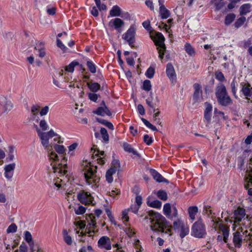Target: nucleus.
<instances>
[{
  "mask_svg": "<svg viewBox=\"0 0 252 252\" xmlns=\"http://www.w3.org/2000/svg\"><path fill=\"white\" fill-rule=\"evenodd\" d=\"M149 220L151 228L154 231L161 232L162 235L170 236L171 234V226L168 223L166 219L159 213L154 212H150Z\"/></svg>",
  "mask_w": 252,
  "mask_h": 252,
  "instance_id": "f257e3e1",
  "label": "nucleus"
},
{
  "mask_svg": "<svg viewBox=\"0 0 252 252\" xmlns=\"http://www.w3.org/2000/svg\"><path fill=\"white\" fill-rule=\"evenodd\" d=\"M36 131L39 137L42 146L47 150L51 151L49 153V157L50 159H53L55 161L58 159V155L54 152L51 151L52 150V146L49 144V140L55 136H58V134L55 133L53 129H50L48 132H42L36 126Z\"/></svg>",
  "mask_w": 252,
  "mask_h": 252,
  "instance_id": "f03ea898",
  "label": "nucleus"
},
{
  "mask_svg": "<svg viewBox=\"0 0 252 252\" xmlns=\"http://www.w3.org/2000/svg\"><path fill=\"white\" fill-rule=\"evenodd\" d=\"M215 94L218 102L220 105L226 106L232 103V100L227 92L226 89L222 83H219L216 86Z\"/></svg>",
  "mask_w": 252,
  "mask_h": 252,
  "instance_id": "7ed1b4c3",
  "label": "nucleus"
},
{
  "mask_svg": "<svg viewBox=\"0 0 252 252\" xmlns=\"http://www.w3.org/2000/svg\"><path fill=\"white\" fill-rule=\"evenodd\" d=\"M102 211L101 210H96L94 212V215L93 214H89L86 217V220L88 221V225H87V229L85 232L89 234L90 237L93 236V233L97 232L98 230L96 229V223L95 220V215L97 218L102 214Z\"/></svg>",
  "mask_w": 252,
  "mask_h": 252,
  "instance_id": "20e7f679",
  "label": "nucleus"
},
{
  "mask_svg": "<svg viewBox=\"0 0 252 252\" xmlns=\"http://www.w3.org/2000/svg\"><path fill=\"white\" fill-rule=\"evenodd\" d=\"M84 169V177L86 182L89 185L94 183L95 184L99 181V177L96 175L97 167L95 166H88Z\"/></svg>",
  "mask_w": 252,
  "mask_h": 252,
  "instance_id": "39448f33",
  "label": "nucleus"
},
{
  "mask_svg": "<svg viewBox=\"0 0 252 252\" xmlns=\"http://www.w3.org/2000/svg\"><path fill=\"white\" fill-rule=\"evenodd\" d=\"M245 210L242 208L238 207L234 211L231 219H226V221H229L231 223L233 222V225H240V222L245 220Z\"/></svg>",
  "mask_w": 252,
  "mask_h": 252,
  "instance_id": "423d86ee",
  "label": "nucleus"
},
{
  "mask_svg": "<svg viewBox=\"0 0 252 252\" xmlns=\"http://www.w3.org/2000/svg\"><path fill=\"white\" fill-rule=\"evenodd\" d=\"M165 38L163 34L160 32H157L154 39V41L157 46L158 51L159 57L162 59L164 55V52L165 50V46L164 44Z\"/></svg>",
  "mask_w": 252,
  "mask_h": 252,
  "instance_id": "0eeeda50",
  "label": "nucleus"
},
{
  "mask_svg": "<svg viewBox=\"0 0 252 252\" xmlns=\"http://www.w3.org/2000/svg\"><path fill=\"white\" fill-rule=\"evenodd\" d=\"M192 233L194 236L198 238H202L206 234L205 226L202 223L201 219L193 224Z\"/></svg>",
  "mask_w": 252,
  "mask_h": 252,
  "instance_id": "6e6552de",
  "label": "nucleus"
},
{
  "mask_svg": "<svg viewBox=\"0 0 252 252\" xmlns=\"http://www.w3.org/2000/svg\"><path fill=\"white\" fill-rule=\"evenodd\" d=\"M77 198L82 204L84 205L92 204L94 205L95 204L94 198L92 194L90 192L84 190H82L78 193Z\"/></svg>",
  "mask_w": 252,
  "mask_h": 252,
  "instance_id": "1a4fd4ad",
  "label": "nucleus"
},
{
  "mask_svg": "<svg viewBox=\"0 0 252 252\" xmlns=\"http://www.w3.org/2000/svg\"><path fill=\"white\" fill-rule=\"evenodd\" d=\"M136 30V26L135 25H132L130 26L126 32L123 35V38L131 47L133 46L135 41Z\"/></svg>",
  "mask_w": 252,
  "mask_h": 252,
  "instance_id": "9d476101",
  "label": "nucleus"
},
{
  "mask_svg": "<svg viewBox=\"0 0 252 252\" xmlns=\"http://www.w3.org/2000/svg\"><path fill=\"white\" fill-rule=\"evenodd\" d=\"M163 211L166 217L171 220L177 217L178 212L176 208L173 206H171L169 203H166L164 205Z\"/></svg>",
  "mask_w": 252,
  "mask_h": 252,
  "instance_id": "9b49d317",
  "label": "nucleus"
},
{
  "mask_svg": "<svg viewBox=\"0 0 252 252\" xmlns=\"http://www.w3.org/2000/svg\"><path fill=\"white\" fill-rule=\"evenodd\" d=\"M67 168V159L65 157H63L62 159L61 163H59L58 165H53L52 169L55 173H58L60 176L62 175H65L67 173V170L65 169Z\"/></svg>",
  "mask_w": 252,
  "mask_h": 252,
  "instance_id": "f8f14e48",
  "label": "nucleus"
},
{
  "mask_svg": "<svg viewBox=\"0 0 252 252\" xmlns=\"http://www.w3.org/2000/svg\"><path fill=\"white\" fill-rule=\"evenodd\" d=\"M202 214L207 217L211 218V221L214 222V223L217 224L220 221V219L216 217V213L214 212V210L209 205H204Z\"/></svg>",
  "mask_w": 252,
  "mask_h": 252,
  "instance_id": "ddd939ff",
  "label": "nucleus"
},
{
  "mask_svg": "<svg viewBox=\"0 0 252 252\" xmlns=\"http://www.w3.org/2000/svg\"><path fill=\"white\" fill-rule=\"evenodd\" d=\"M250 170L248 169L246 171V176L245 177V188L248 189V194L250 195H252V188L249 189L250 186H252V167L249 166Z\"/></svg>",
  "mask_w": 252,
  "mask_h": 252,
  "instance_id": "4468645a",
  "label": "nucleus"
},
{
  "mask_svg": "<svg viewBox=\"0 0 252 252\" xmlns=\"http://www.w3.org/2000/svg\"><path fill=\"white\" fill-rule=\"evenodd\" d=\"M108 26L110 28H113L117 30L119 32L122 31V27L124 26V21L119 18H116L111 19L108 23Z\"/></svg>",
  "mask_w": 252,
  "mask_h": 252,
  "instance_id": "2eb2a0df",
  "label": "nucleus"
},
{
  "mask_svg": "<svg viewBox=\"0 0 252 252\" xmlns=\"http://www.w3.org/2000/svg\"><path fill=\"white\" fill-rule=\"evenodd\" d=\"M98 247L100 249L110 250L111 249V244L110 238L106 236L101 237L98 240Z\"/></svg>",
  "mask_w": 252,
  "mask_h": 252,
  "instance_id": "dca6fc26",
  "label": "nucleus"
},
{
  "mask_svg": "<svg viewBox=\"0 0 252 252\" xmlns=\"http://www.w3.org/2000/svg\"><path fill=\"white\" fill-rule=\"evenodd\" d=\"M194 92L193 96V100L195 103H198L202 100V90L201 86L198 84L195 83L193 85Z\"/></svg>",
  "mask_w": 252,
  "mask_h": 252,
  "instance_id": "f3484780",
  "label": "nucleus"
},
{
  "mask_svg": "<svg viewBox=\"0 0 252 252\" xmlns=\"http://www.w3.org/2000/svg\"><path fill=\"white\" fill-rule=\"evenodd\" d=\"M204 48L206 50H209L210 58H213L215 60L217 59L218 54L220 52L219 48L215 47L213 45L208 44L205 45Z\"/></svg>",
  "mask_w": 252,
  "mask_h": 252,
  "instance_id": "a211bd4d",
  "label": "nucleus"
},
{
  "mask_svg": "<svg viewBox=\"0 0 252 252\" xmlns=\"http://www.w3.org/2000/svg\"><path fill=\"white\" fill-rule=\"evenodd\" d=\"M243 234L239 231H237L233 233V242L235 247L240 248L242 246L243 242Z\"/></svg>",
  "mask_w": 252,
  "mask_h": 252,
  "instance_id": "6ab92c4d",
  "label": "nucleus"
},
{
  "mask_svg": "<svg viewBox=\"0 0 252 252\" xmlns=\"http://www.w3.org/2000/svg\"><path fill=\"white\" fill-rule=\"evenodd\" d=\"M101 106L98 107L95 111H94V113L101 116H104L105 115L111 116L112 114L108 107L105 105L104 101L102 102Z\"/></svg>",
  "mask_w": 252,
  "mask_h": 252,
  "instance_id": "aec40b11",
  "label": "nucleus"
},
{
  "mask_svg": "<svg viewBox=\"0 0 252 252\" xmlns=\"http://www.w3.org/2000/svg\"><path fill=\"white\" fill-rule=\"evenodd\" d=\"M205 109L204 111V118L209 124L211 120L212 106L211 104L208 102L205 103Z\"/></svg>",
  "mask_w": 252,
  "mask_h": 252,
  "instance_id": "412c9836",
  "label": "nucleus"
},
{
  "mask_svg": "<svg viewBox=\"0 0 252 252\" xmlns=\"http://www.w3.org/2000/svg\"><path fill=\"white\" fill-rule=\"evenodd\" d=\"M150 173L157 182L159 183L164 182L168 183L167 180L163 177L162 175L158 173L156 170L153 169H150Z\"/></svg>",
  "mask_w": 252,
  "mask_h": 252,
  "instance_id": "4be33fe9",
  "label": "nucleus"
},
{
  "mask_svg": "<svg viewBox=\"0 0 252 252\" xmlns=\"http://www.w3.org/2000/svg\"><path fill=\"white\" fill-rule=\"evenodd\" d=\"M77 64H69L64 67V69H61L60 71L57 72L56 74H54L53 75H57L58 78L59 77H61L63 75L64 71L66 72L72 73L74 71L75 65Z\"/></svg>",
  "mask_w": 252,
  "mask_h": 252,
  "instance_id": "5701e85b",
  "label": "nucleus"
},
{
  "mask_svg": "<svg viewBox=\"0 0 252 252\" xmlns=\"http://www.w3.org/2000/svg\"><path fill=\"white\" fill-rule=\"evenodd\" d=\"M166 74L171 81H173L176 79V73L172 64H167L166 66Z\"/></svg>",
  "mask_w": 252,
  "mask_h": 252,
  "instance_id": "b1692460",
  "label": "nucleus"
},
{
  "mask_svg": "<svg viewBox=\"0 0 252 252\" xmlns=\"http://www.w3.org/2000/svg\"><path fill=\"white\" fill-rule=\"evenodd\" d=\"M122 11V9L119 6L114 5L109 11L108 18L121 16Z\"/></svg>",
  "mask_w": 252,
  "mask_h": 252,
  "instance_id": "393cba45",
  "label": "nucleus"
},
{
  "mask_svg": "<svg viewBox=\"0 0 252 252\" xmlns=\"http://www.w3.org/2000/svg\"><path fill=\"white\" fill-rule=\"evenodd\" d=\"M0 104L4 107L5 111H10L13 107L11 101L4 96L0 97Z\"/></svg>",
  "mask_w": 252,
  "mask_h": 252,
  "instance_id": "a878e982",
  "label": "nucleus"
},
{
  "mask_svg": "<svg viewBox=\"0 0 252 252\" xmlns=\"http://www.w3.org/2000/svg\"><path fill=\"white\" fill-rule=\"evenodd\" d=\"M252 5L250 3H245L240 7L239 12L241 16H244L250 13L251 11Z\"/></svg>",
  "mask_w": 252,
  "mask_h": 252,
  "instance_id": "bb28decb",
  "label": "nucleus"
},
{
  "mask_svg": "<svg viewBox=\"0 0 252 252\" xmlns=\"http://www.w3.org/2000/svg\"><path fill=\"white\" fill-rule=\"evenodd\" d=\"M35 49L38 52L39 57L43 58L45 55L44 44L42 42H38L36 44Z\"/></svg>",
  "mask_w": 252,
  "mask_h": 252,
  "instance_id": "cd10ccee",
  "label": "nucleus"
},
{
  "mask_svg": "<svg viewBox=\"0 0 252 252\" xmlns=\"http://www.w3.org/2000/svg\"><path fill=\"white\" fill-rule=\"evenodd\" d=\"M159 14L161 19H165L170 16V12L165 6H161L159 7Z\"/></svg>",
  "mask_w": 252,
  "mask_h": 252,
  "instance_id": "c85d7f7f",
  "label": "nucleus"
},
{
  "mask_svg": "<svg viewBox=\"0 0 252 252\" xmlns=\"http://www.w3.org/2000/svg\"><path fill=\"white\" fill-rule=\"evenodd\" d=\"M87 86L89 89L93 92H97L100 88V86L99 84L94 82L93 81L88 82Z\"/></svg>",
  "mask_w": 252,
  "mask_h": 252,
  "instance_id": "c756f323",
  "label": "nucleus"
},
{
  "mask_svg": "<svg viewBox=\"0 0 252 252\" xmlns=\"http://www.w3.org/2000/svg\"><path fill=\"white\" fill-rule=\"evenodd\" d=\"M198 211L197 206H191L189 207L188 209V212L190 218L194 220L195 219V215L197 213Z\"/></svg>",
  "mask_w": 252,
  "mask_h": 252,
  "instance_id": "7c9ffc66",
  "label": "nucleus"
},
{
  "mask_svg": "<svg viewBox=\"0 0 252 252\" xmlns=\"http://www.w3.org/2000/svg\"><path fill=\"white\" fill-rule=\"evenodd\" d=\"M146 103L149 106V112L150 114L152 112H155L157 109H156V104L154 103L152 100V98H147L146 100Z\"/></svg>",
  "mask_w": 252,
  "mask_h": 252,
  "instance_id": "2f4dec72",
  "label": "nucleus"
},
{
  "mask_svg": "<svg viewBox=\"0 0 252 252\" xmlns=\"http://www.w3.org/2000/svg\"><path fill=\"white\" fill-rule=\"evenodd\" d=\"M124 55L126 56L127 63H134L135 62L133 58L136 56L135 53L130 54L128 52L126 51L124 53Z\"/></svg>",
  "mask_w": 252,
  "mask_h": 252,
  "instance_id": "473e14b6",
  "label": "nucleus"
},
{
  "mask_svg": "<svg viewBox=\"0 0 252 252\" xmlns=\"http://www.w3.org/2000/svg\"><path fill=\"white\" fill-rule=\"evenodd\" d=\"M184 49L186 53L189 56H193L195 54V50L189 43H186L184 46Z\"/></svg>",
  "mask_w": 252,
  "mask_h": 252,
  "instance_id": "72a5a7b5",
  "label": "nucleus"
},
{
  "mask_svg": "<svg viewBox=\"0 0 252 252\" xmlns=\"http://www.w3.org/2000/svg\"><path fill=\"white\" fill-rule=\"evenodd\" d=\"M236 17V15L234 13H229L227 14L224 20V24L225 25H229L232 23Z\"/></svg>",
  "mask_w": 252,
  "mask_h": 252,
  "instance_id": "f704fd0d",
  "label": "nucleus"
},
{
  "mask_svg": "<svg viewBox=\"0 0 252 252\" xmlns=\"http://www.w3.org/2000/svg\"><path fill=\"white\" fill-rule=\"evenodd\" d=\"M116 172L112 169H109L106 173V179L109 183H111L113 181L112 175Z\"/></svg>",
  "mask_w": 252,
  "mask_h": 252,
  "instance_id": "c9c22d12",
  "label": "nucleus"
},
{
  "mask_svg": "<svg viewBox=\"0 0 252 252\" xmlns=\"http://www.w3.org/2000/svg\"><path fill=\"white\" fill-rule=\"evenodd\" d=\"M123 147L125 151L132 153L134 155H138L137 152L129 144L124 143L123 144Z\"/></svg>",
  "mask_w": 252,
  "mask_h": 252,
  "instance_id": "e433bc0d",
  "label": "nucleus"
},
{
  "mask_svg": "<svg viewBox=\"0 0 252 252\" xmlns=\"http://www.w3.org/2000/svg\"><path fill=\"white\" fill-rule=\"evenodd\" d=\"M147 204L148 206L155 208H159L161 206V202L158 200H155L152 202H150L149 201H147Z\"/></svg>",
  "mask_w": 252,
  "mask_h": 252,
  "instance_id": "4c0bfd02",
  "label": "nucleus"
},
{
  "mask_svg": "<svg viewBox=\"0 0 252 252\" xmlns=\"http://www.w3.org/2000/svg\"><path fill=\"white\" fill-rule=\"evenodd\" d=\"M246 21V17L243 16H242L241 17L237 19L236 21L235 22V27L237 28L240 27L245 23Z\"/></svg>",
  "mask_w": 252,
  "mask_h": 252,
  "instance_id": "58836bf2",
  "label": "nucleus"
},
{
  "mask_svg": "<svg viewBox=\"0 0 252 252\" xmlns=\"http://www.w3.org/2000/svg\"><path fill=\"white\" fill-rule=\"evenodd\" d=\"M212 2L214 3L216 10H220L224 6V3L222 0H213Z\"/></svg>",
  "mask_w": 252,
  "mask_h": 252,
  "instance_id": "ea45409f",
  "label": "nucleus"
},
{
  "mask_svg": "<svg viewBox=\"0 0 252 252\" xmlns=\"http://www.w3.org/2000/svg\"><path fill=\"white\" fill-rule=\"evenodd\" d=\"M100 133L103 140L107 142L109 141V135L106 128L101 127L100 129Z\"/></svg>",
  "mask_w": 252,
  "mask_h": 252,
  "instance_id": "a19ab883",
  "label": "nucleus"
},
{
  "mask_svg": "<svg viewBox=\"0 0 252 252\" xmlns=\"http://www.w3.org/2000/svg\"><path fill=\"white\" fill-rule=\"evenodd\" d=\"M157 196L159 199L163 201H165L167 199V193L163 190H158L157 192Z\"/></svg>",
  "mask_w": 252,
  "mask_h": 252,
  "instance_id": "79ce46f5",
  "label": "nucleus"
},
{
  "mask_svg": "<svg viewBox=\"0 0 252 252\" xmlns=\"http://www.w3.org/2000/svg\"><path fill=\"white\" fill-rule=\"evenodd\" d=\"M120 161L117 159H114L111 163V167L110 169L114 170L117 171L120 168Z\"/></svg>",
  "mask_w": 252,
  "mask_h": 252,
  "instance_id": "37998d69",
  "label": "nucleus"
},
{
  "mask_svg": "<svg viewBox=\"0 0 252 252\" xmlns=\"http://www.w3.org/2000/svg\"><path fill=\"white\" fill-rule=\"evenodd\" d=\"M180 231V236L181 238L184 237L189 233V228L186 227L185 225L182 226L179 230Z\"/></svg>",
  "mask_w": 252,
  "mask_h": 252,
  "instance_id": "c03bdc74",
  "label": "nucleus"
},
{
  "mask_svg": "<svg viewBox=\"0 0 252 252\" xmlns=\"http://www.w3.org/2000/svg\"><path fill=\"white\" fill-rule=\"evenodd\" d=\"M151 81L149 80H146L144 81L143 84V89L146 91H149L151 89Z\"/></svg>",
  "mask_w": 252,
  "mask_h": 252,
  "instance_id": "a18cd8bd",
  "label": "nucleus"
},
{
  "mask_svg": "<svg viewBox=\"0 0 252 252\" xmlns=\"http://www.w3.org/2000/svg\"><path fill=\"white\" fill-rule=\"evenodd\" d=\"M155 74V68L153 66H150L147 70L146 72V76L149 78H152L153 77Z\"/></svg>",
  "mask_w": 252,
  "mask_h": 252,
  "instance_id": "49530a36",
  "label": "nucleus"
},
{
  "mask_svg": "<svg viewBox=\"0 0 252 252\" xmlns=\"http://www.w3.org/2000/svg\"><path fill=\"white\" fill-rule=\"evenodd\" d=\"M184 225V224L180 220L178 219L177 220L174 221L173 227L176 229L180 230V228Z\"/></svg>",
  "mask_w": 252,
  "mask_h": 252,
  "instance_id": "de8ad7c7",
  "label": "nucleus"
},
{
  "mask_svg": "<svg viewBox=\"0 0 252 252\" xmlns=\"http://www.w3.org/2000/svg\"><path fill=\"white\" fill-rule=\"evenodd\" d=\"M54 148L59 154H63L65 152V149L62 145H55Z\"/></svg>",
  "mask_w": 252,
  "mask_h": 252,
  "instance_id": "09e8293b",
  "label": "nucleus"
},
{
  "mask_svg": "<svg viewBox=\"0 0 252 252\" xmlns=\"http://www.w3.org/2000/svg\"><path fill=\"white\" fill-rule=\"evenodd\" d=\"M15 168V163H10L7 165H6L4 166V170H6L7 171L9 172H12L13 173H14V170Z\"/></svg>",
  "mask_w": 252,
  "mask_h": 252,
  "instance_id": "8fccbe9b",
  "label": "nucleus"
},
{
  "mask_svg": "<svg viewBox=\"0 0 252 252\" xmlns=\"http://www.w3.org/2000/svg\"><path fill=\"white\" fill-rule=\"evenodd\" d=\"M17 227L15 223H12L7 228L6 232L8 233H14L17 231Z\"/></svg>",
  "mask_w": 252,
  "mask_h": 252,
  "instance_id": "3c124183",
  "label": "nucleus"
},
{
  "mask_svg": "<svg viewBox=\"0 0 252 252\" xmlns=\"http://www.w3.org/2000/svg\"><path fill=\"white\" fill-rule=\"evenodd\" d=\"M24 238L27 243H30L32 241V238L31 233L28 231H26L24 233Z\"/></svg>",
  "mask_w": 252,
  "mask_h": 252,
  "instance_id": "603ef678",
  "label": "nucleus"
},
{
  "mask_svg": "<svg viewBox=\"0 0 252 252\" xmlns=\"http://www.w3.org/2000/svg\"><path fill=\"white\" fill-rule=\"evenodd\" d=\"M250 85L248 86H244L242 88V92L245 96H251L250 89L249 88Z\"/></svg>",
  "mask_w": 252,
  "mask_h": 252,
  "instance_id": "864d4df0",
  "label": "nucleus"
},
{
  "mask_svg": "<svg viewBox=\"0 0 252 252\" xmlns=\"http://www.w3.org/2000/svg\"><path fill=\"white\" fill-rule=\"evenodd\" d=\"M74 211L77 215H82L85 213L86 208L82 206H79L77 209L75 208Z\"/></svg>",
  "mask_w": 252,
  "mask_h": 252,
  "instance_id": "5fc2aeb1",
  "label": "nucleus"
},
{
  "mask_svg": "<svg viewBox=\"0 0 252 252\" xmlns=\"http://www.w3.org/2000/svg\"><path fill=\"white\" fill-rule=\"evenodd\" d=\"M39 126L42 130L45 131L48 129L47 123L44 120H42L39 123Z\"/></svg>",
  "mask_w": 252,
  "mask_h": 252,
  "instance_id": "6e6d98bb",
  "label": "nucleus"
},
{
  "mask_svg": "<svg viewBox=\"0 0 252 252\" xmlns=\"http://www.w3.org/2000/svg\"><path fill=\"white\" fill-rule=\"evenodd\" d=\"M244 158L243 157H239L238 158V168L242 170L244 164Z\"/></svg>",
  "mask_w": 252,
  "mask_h": 252,
  "instance_id": "4d7b16f0",
  "label": "nucleus"
},
{
  "mask_svg": "<svg viewBox=\"0 0 252 252\" xmlns=\"http://www.w3.org/2000/svg\"><path fill=\"white\" fill-rule=\"evenodd\" d=\"M144 141L146 143L147 145H151L153 140L151 137H150L148 134H145L144 136Z\"/></svg>",
  "mask_w": 252,
  "mask_h": 252,
  "instance_id": "13d9d810",
  "label": "nucleus"
},
{
  "mask_svg": "<svg viewBox=\"0 0 252 252\" xmlns=\"http://www.w3.org/2000/svg\"><path fill=\"white\" fill-rule=\"evenodd\" d=\"M120 194V190L118 189H116L115 190H112L111 191L109 192V195L112 197L113 198L115 199L116 196Z\"/></svg>",
  "mask_w": 252,
  "mask_h": 252,
  "instance_id": "bf43d9fd",
  "label": "nucleus"
},
{
  "mask_svg": "<svg viewBox=\"0 0 252 252\" xmlns=\"http://www.w3.org/2000/svg\"><path fill=\"white\" fill-rule=\"evenodd\" d=\"M57 44L58 47H59L61 49H62L64 52L66 51L67 48L62 43L61 40L59 38L57 39Z\"/></svg>",
  "mask_w": 252,
  "mask_h": 252,
  "instance_id": "052dcab7",
  "label": "nucleus"
},
{
  "mask_svg": "<svg viewBox=\"0 0 252 252\" xmlns=\"http://www.w3.org/2000/svg\"><path fill=\"white\" fill-rule=\"evenodd\" d=\"M222 233L223 235V240L225 243H227L229 236V230L227 228H224L222 230Z\"/></svg>",
  "mask_w": 252,
  "mask_h": 252,
  "instance_id": "680f3d73",
  "label": "nucleus"
},
{
  "mask_svg": "<svg viewBox=\"0 0 252 252\" xmlns=\"http://www.w3.org/2000/svg\"><path fill=\"white\" fill-rule=\"evenodd\" d=\"M49 111V107L48 106H44L41 109L39 112L40 116H43L47 115Z\"/></svg>",
  "mask_w": 252,
  "mask_h": 252,
  "instance_id": "e2e57ef3",
  "label": "nucleus"
},
{
  "mask_svg": "<svg viewBox=\"0 0 252 252\" xmlns=\"http://www.w3.org/2000/svg\"><path fill=\"white\" fill-rule=\"evenodd\" d=\"M100 122L101 124H102L104 125H105V126H106L109 128H110L111 129H114L113 125V124L109 122L106 121L104 120H101V121H100Z\"/></svg>",
  "mask_w": 252,
  "mask_h": 252,
  "instance_id": "0e129e2a",
  "label": "nucleus"
},
{
  "mask_svg": "<svg viewBox=\"0 0 252 252\" xmlns=\"http://www.w3.org/2000/svg\"><path fill=\"white\" fill-rule=\"evenodd\" d=\"M215 76L216 79L220 81H222L224 80L223 74L220 71H217L215 73Z\"/></svg>",
  "mask_w": 252,
  "mask_h": 252,
  "instance_id": "69168bd1",
  "label": "nucleus"
},
{
  "mask_svg": "<svg viewBox=\"0 0 252 252\" xmlns=\"http://www.w3.org/2000/svg\"><path fill=\"white\" fill-rule=\"evenodd\" d=\"M40 106L37 105H32L31 108V112L34 115L37 114L39 111Z\"/></svg>",
  "mask_w": 252,
  "mask_h": 252,
  "instance_id": "338daca9",
  "label": "nucleus"
},
{
  "mask_svg": "<svg viewBox=\"0 0 252 252\" xmlns=\"http://www.w3.org/2000/svg\"><path fill=\"white\" fill-rule=\"evenodd\" d=\"M88 96L90 100H91L92 101H94V102H95L96 101V100L97 99V98H98L97 94H94V93H90L88 94Z\"/></svg>",
  "mask_w": 252,
  "mask_h": 252,
  "instance_id": "774afa93",
  "label": "nucleus"
}]
</instances>
